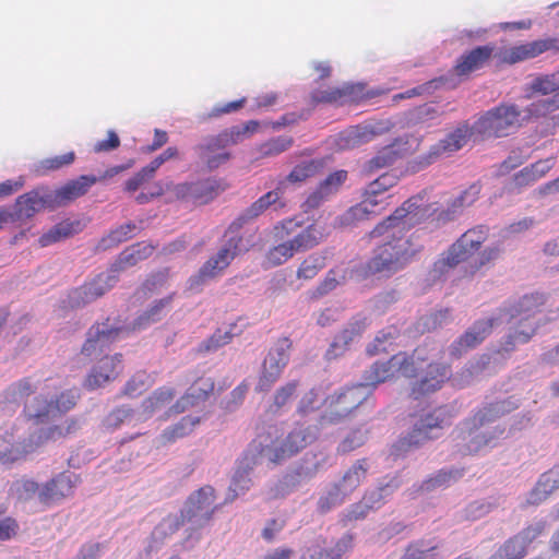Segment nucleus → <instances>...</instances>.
I'll return each instance as SVG.
<instances>
[{"label":"nucleus","mask_w":559,"mask_h":559,"mask_svg":"<svg viewBox=\"0 0 559 559\" xmlns=\"http://www.w3.org/2000/svg\"><path fill=\"white\" fill-rule=\"evenodd\" d=\"M427 345L419 346L413 353L399 352L386 361H376L364 372V386H377L385 381L414 378L424 362L428 360Z\"/></svg>","instance_id":"obj_1"},{"label":"nucleus","mask_w":559,"mask_h":559,"mask_svg":"<svg viewBox=\"0 0 559 559\" xmlns=\"http://www.w3.org/2000/svg\"><path fill=\"white\" fill-rule=\"evenodd\" d=\"M418 249L411 248V240L401 238L388 241L373 251L366 263V272L370 275L389 277L403 270L416 255Z\"/></svg>","instance_id":"obj_2"},{"label":"nucleus","mask_w":559,"mask_h":559,"mask_svg":"<svg viewBox=\"0 0 559 559\" xmlns=\"http://www.w3.org/2000/svg\"><path fill=\"white\" fill-rule=\"evenodd\" d=\"M225 240L218 250L212 254L199 269L198 273L190 277V288H198L205 282L212 281L227 270L237 255L241 252L242 237L239 230L225 233Z\"/></svg>","instance_id":"obj_3"},{"label":"nucleus","mask_w":559,"mask_h":559,"mask_svg":"<svg viewBox=\"0 0 559 559\" xmlns=\"http://www.w3.org/2000/svg\"><path fill=\"white\" fill-rule=\"evenodd\" d=\"M368 392L364 384L348 386L328 395L324 401V411L319 417V425L325 427L346 419L367 399Z\"/></svg>","instance_id":"obj_4"},{"label":"nucleus","mask_w":559,"mask_h":559,"mask_svg":"<svg viewBox=\"0 0 559 559\" xmlns=\"http://www.w3.org/2000/svg\"><path fill=\"white\" fill-rule=\"evenodd\" d=\"M487 239V229L478 226L465 231L433 263V270L440 274L448 272L462 262L467 261Z\"/></svg>","instance_id":"obj_5"},{"label":"nucleus","mask_w":559,"mask_h":559,"mask_svg":"<svg viewBox=\"0 0 559 559\" xmlns=\"http://www.w3.org/2000/svg\"><path fill=\"white\" fill-rule=\"evenodd\" d=\"M451 414L447 407H437L432 412L426 414L416 423L404 438H401L394 445L392 453L399 456L402 452H406L413 447H418L425 441L433 438L435 429H442L451 424Z\"/></svg>","instance_id":"obj_6"},{"label":"nucleus","mask_w":559,"mask_h":559,"mask_svg":"<svg viewBox=\"0 0 559 559\" xmlns=\"http://www.w3.org/2000/svg\"><path fill=\"white\" fill-rule=\"evenodd\" d=\"M278 428L273 426L270 427L265 437H260L263 438L260 442L262 445L261 453L273 463H278L297 454L312 440L308 429L302 427L294 428L283 441L272 439V436H276Z\"/></svg>","instance_id":"obj_7"},{"label":"nucleus","mask_w":559,"mask_h":559,"mask_svg":"<svg viewBox=\"0 0 559 559\" xmlns=\"http://www.w3.org/2000/svg\"><path fill=\"white\" fill-rule=\"evenodd\" d=\"M427 211V209L423 207V198L420 195L411 197L390 216L379 223L371 230L370 236L380 237L390 230H397V233L407 230L420 223Z\"/></svg>","instance_id":"obj_8"},{"label":"nucleus","mask_w":559,"mask_h":559,"mask_svg":"<svg viewBox=\"0 0 559 559\" xmlns=\"http://www.w3.org/2000/svg\"><path fill=\"white\" fill-rule=\"evenodd\" d=\"M292 345V341L284 336L269 349L261 365L255 385L257 392H267L278 381L288 365Z\"/></svg>","instance_id":"obj_9"},{"label":"nucleus","mask_w":559,"mask_h":559,"mask_svg":"<svg viewBox=\"0 0 559 559\" xmlns=\"http://www.w3.org/2000/svg\"><path fill=\"white\" fill-rule=\"evenodd\" d=\"M521 112L514 105H500L488 110L473 124L474 132L486 138H501L519 126Z\"/></svg>","instance_id":"obj_10"},{"label":"nucleus","mask_w":559,"mask_h":559,"mask_svg":"<svg viewBox=\"0 0 559 559\" xmlns=\"http://www.w3.org/2000/svg\"><path fill=\"white\" fill-rule=\"evenodd\" d=\"M238 135V130H223L216 135L206 136L194 151L210 170L216 169L230 159V153L225 148L237 144Z\"/></svg>","instance_id":"obj_11"},{"label":"nucleus","mask_w":559,"mask_h":559,"mask_svg":"<svg viewBox=\"0 0 559 559\" xmlns=\"http://www.w3.org/2000/svg\"><path fill=\"white\" fill-rule=\"evenodd\" d=\"M451 376L452 369L449 364L431 361L419 374H416L409 394L415 400L433 394L443 388Z\"/></svg>","instance_id":"obj_12"},{"label":"nucleus","mask_w":559,"mask_h":559,"mask_svg":"<svg viewBox=\"0 0 559 559\" xmlns=\"http://www.w3.org/2000/svg\"><path fill=\"white\" fill-rule=\"evenodd\" d=\"M45 209H57L56 199H53L52 189L39 186L16 199L12 214L14 221L31 218Z\"/></svg>","instance_id":"obj_13"},{"label":"nucleus","mask_w":559,"mask_h":559,"mask_svg":"<svg viewBox=\"0 0 559 559\" xmlns=\"http://www.w3.org/2000/svg\"><path fill=\"white\" fill-rule=\"evenodd\" d=\"M557 40L554 38L536 39L528 43L514 45L500 49L495 57L499 64H515L534 59L542 53L556 48Z\"/></svg>","instance_id":"obj_14"},{"label":"nucleus","mask_w":559,"mask_h":559,"mask_svg":"<svg viewBox=\"0 0 559 559\" xmlns=\"http://www.w3.org/2000/svg\"><path fill=\"white\" fill-rule=\"evenodd\" d=\"M284 194V181H278L277 187L254 201L243 213H241L228 227V231L233 233L234 229L240 230L245 224L252 221L263 214L272 205L275 209H284L286 202L283 200Z\"/></svg>","instance_id":"obj_15"},{"label":"nucleus","mask_w":559,"mask_h":559,"mask_svg":"<svg viewBox=\"0 0 559 559\" xmlns=\"http://www.w3.org/2000/svg\"><path fill=\"white\" fill-rule=\"evenodd\" d=\"M118 282V273L110 270L107 274L100 273L91 282L72 290L70 298L74 307L85 306L104 296Z\"/></svg>","instance_id":"obj_16"},{"label":"nucleus","mask_w":559,"mask_h":559,"mask_svg":"<svg viewBox=\"0 0 559 559\" xmlns=\"http://www.w3.org/2000/svg\"><path fill=\"white\" fill-rule=\"evenodd\" d=\"M124 332L126 329L122 326H111L109 320L92 325L87 332V338L82 346V354L91 357L103 353Z\"/></svg>","instance_id":"obj_17"},{"label":"nucleus","mask_w":559,"mask_h":559,"mask_svg":"<svg viewBox=\"0 0 559 559\" xmlns=\"http://www.w3.org/2000/svg\"><path fill=\"white\" fill-rule=\"evenodd\" d=\"M123 370L122 355L103 357L97 365L87 374L84 386L88 390H95L114 381Z\"/></svg>","instance_id":"obj_18"},{"label":"nucleus","mask_w":559,"mask_h":559,"mask_svg":"<svg viewBox=\"0 0 559 559\" xmlns=\"http://www.w3.org/2000/svg\"><path fill=\"white\" fill-rule=\"evenodd\" d=\"M215 388L214 380L210 377H200L188 389V391L178 399L169 408L170 414H181L187 409L204 402L213 393Z\"/></svg>","instance_id":"obj_19"},{"label":"nucleus","mask_w":559,"mask_h":559,"mask_svg":"<svg viewBox=\"0 0 559 559\" xmlns=\"http://www.w3.org/2000/svg\"><path fill=\"white\" fill-rule=\"evenodd\" d=\"M493 319L476 321L463 335L454 341L450 346V354L453 357H460L479 345L491 332Z\"/></svg>","instance_id":"obj_20"},{"label":"nucleus","mask_w":559,"mask_h":559,"mask_svg":"<svg viewBox=\"0 0 559 559\" xmlns=\"http://www.w3.org/2000/svg\"><path fill=\"white\" fill-rule=\"evenodd\" d=\"M495 52V46L491 44L477 46L456 60L453 68L454 74L462 78L483 69L491 59Z\"/></svg>","instance_id":"obj_21"},{"label":"nucleus","mask_w":559,"mask_h":559,"mask_svg":"<svg viewBox=\"0 0 559 559\" xmlns=\"http://www.w3.org/2000/svg\"><path fill=\"white\" fill-rule=\"evenodd\" d=\"M515 408H518V405L511 401V399L486 404L477 409L472 417L466 419V427L469 430L480 429L485 425L493 423Z\"/></svg>","instance_id":"obj_22"},{"label":"nucleus","mask_w":559,"mask_h":559,"mask_svg":"<svg viewBox=\"0 0 559 559\" xmlns=\"http://www.w3.org/2000/svg\"><path fill=\"white\" fill-rule=\"evenodd\" d=\"M353 547L352 535H343L334 544L328 545L325 539H317L309 546L301 559H343Z\"/></svg>","instance_id":"obj_23"},{"label":"nucleus","mask_w":559,"mask_h":559,"mask_svg":"<svg viewBox=\"0 0 559 559\" xmlns=\"http://www.w3.org/2000/svg\"><path fill=\"white\" fill-rule=\"evenodd\" d=\"M473 127L463 123L445 135L444 139L432 145L429 150V157L438 158L452 153L465 146L473 134Z\"/></svg>","instance_id":"obj_24"},{"label":"nucleus","mask_w":559,"mask_h":559,"mask_svg":"<svg viewBox=\"0 0 559 559\" xmlns=\"http://www.w3.org/2000/svg\"><path fill=\"white\" fill-rule=\"evenodd\" d=\"M74 489V480L69 473H60L40 489L38 499L41 503L50 504L71 496Z\"/></svg>","instance_id":"obj_25"},{"label":"nucleus","mask_w":559,"mask_h":559,"mask_svg":"<svg viewBox=\"0 0 559 559\" xmlns=\"http://www.w3.org/2000/svg\"><path fill=\"white\" fill-rule=\"evenodd\" d=\"M98 181L93 175H82L76 179L68 181L59 189L52 190L57 207L68 204L71 201L84 195Z\"/></svg>","instance_id":"obj_26"},{"label":"nucleus","mask_w":559,"mask_h":559,"mask_svg":"<svg viewBox=\"0 0 559 559\" xmlns=\"http://www.w3.org/2000/svg\"><path fill=\"white\" fill-rule=\"evenodd\" d=\"M504 432L503 428L496 427L491 432H483L479 429L469 430L464 420L460 428L459 437L465 442V453L473 454L479 452L485 447L493 444V440Z\"/></svg>","instance_id":"obj_27"},{"label":"nucleus","mask_w":559,"mask_h":559,"mask_svg":"<svg viewBox=\"0 0 559 559\" xmlns=\"http://www.w3.org/2000/svg\"><path fill=\"white\" fill-rule=\"evenodd\" d=\"M214 501V489L211 486L200 488L188 498L186 504L187 516L189 519L204 516L209 520L213 512Z\"/></svg>","instance_id":"obj_28"},{"label":"nucleus","mask_w":559,"mask_h":559,"mask_svg":"<svg viewBox=\"0 0 559 559\" xmlns=\"http://www.w3.org/2000/svg\"><path fill=\"white\" fill-rule=\"evenodd\" d=\"M28 454L26 443L14 442V426L11 425L0 433V464L11 465L23 460Z\"/></svg>","instance_id":"obj_29"},{"label":"nucleus","mask_w":559,"mask_h":559,"mask_svg":"<svg viewBox=\"0 0 559 559\" xmlns=\"http://www.w3.org/2000/svg\"><path fill=\"white\" fill-rule=\"evenodd\" d=\"M155 247L150 243L139 242L127 249H124L111 264L110 271L112 273H119L127 267L134 266L140 261H143L151 257L154 252Z\"/></svg>","instance_id":"obj_30"},{"label":"nucleus","mask_w":559,"mask_h":559,"mask_svg":"<svg viewBox=\"0 0 559 559\" xmlns=\"http://www.w3.org/2000/svg\"><path fill=\"white\" fill-rule=\"evenodd\" d=\"M299 386V380H290L280 385L272 395L266 413L275 416L288 411L297 395Z\"/></svg>","instance_id":"obj_31"},{"label":"nucleus","mask_w":559,"mask_h":559,"mask_svg":"<svg viewBox=\"0 0 559 559\" xmlns=\"http://www.w3.org/2000/svg\"><path fill=\"white\" fill-rule=\"evenodd\" d=\"M326 237L325 228L318 223H312L297 233L289 243L295 252H305L321 243Z\"/></svg>","instance_id":"obj_32"},{"label":"nucleus","mask_w":559,"mask_h":559,"mask_svg":"<svg viewBox=\"0 0 559 559\" xmlns=\"http://www.w3.org/2000/svg\"><path fill=\"white\" fill-rule=\"evenodd\" d=\"M326 237L325 228L318 223H312L297 233L289 243L295 252H305L321 243Z\"/></svg>","instance_id":"obj_33"},{"label":"nucleus","mask_w":559,"mask_h":559,"mask_svg":"<svg viewBox=\"0 0 559 559\" xmlns=\"http://www.w3.org/2000/svg\"><path fill=\"white\" fill-rule=\"evenodd\" d=\"M555 163L554 157H548L524 167L513 176L514 185L519 188L533 185L545 177L554 168Z\"/></svg>","instance_id":"obj_34"},{"label":"nucleus","mask_w":559,"mask_h":559,"mask_svg":"<svg viewBox=\"0 0 559 559\" xmlns=\"http://www.w3.org/2000/svg\"><path fill=\"white\" fill-rule=\"evenodd\" d=\"M200 424V417L187 415L178 423L165 428L158 437L160 445L175 443L177 440L189 436L197 425Z\"/></svg>","instance_id":"obj_35"},{"label":"nucleus","mask_w":559,"mask_h":559,"mask_svg":"<svg viewBox=\"0 0 559 559\" xmlns=\"http://www.w3.org/2000/svg\"><path fill=\"white\" fill-rule=\"evenodd\" d=\"M546 304V296L540 293H532L524 295L515 305L510 309L512 318H520L521 320L528 321L531 317L542 310Z\"/></svg>","instance_id":"obj_36"},{"label":"nucleus","mask_w":559,"mask_h":559,"mask_svg":"<svg viewBox=\"0 0 559 559\" xmlns=\"http://www.w3.org/2000/svg\"><path fill=\"white\" fill-rule=\"evenodd\" d=\"M368 464L366 459L357 460L343 475L336 484L349 497L366 478Z\"/></svg>","instance_id":"obj_37"},{"label":"nucleus","mask_w":559,"mask_h":559,"mask_svg":"<svg viewBox=\"0 0 559 559\" xmlns=\"http://www.w3.org/2000/svg\"><path fill=\"white\" fill-rule=\"evenodd\" d=\"M22 413L27 420H32L35 424L44 423L52 414L51 401L43 394L34 396L28 402H25Z\"/></svg>","instance_id":"obj_38"},{"label":"nucleus","mask_w":559,"mask_h":559,"mask_svg":"<svg viewBox=\"0 0 559 559\" xmlns=\"http://www.w3.org/2000/svg\"><path fill=\"white\" fill-rule=\"evenodd\" d=\"M224 190V183L213 178L192 182V202L198 204L209 203Z\"/></svg>","instance_id":"obj_39"},{"label":"nucleus","mask_w":559,"mask_h":559,"mask_svg":"<svg viewBox=\"0 0 559 559\" xmlns=\"http://www.w3.org/2000/svg\"><path fill=\"white\" fill-rule=\"evenodd\" d=\"M478 193L479 189L473 186L457 197L448 209L439 212L435 211L437 222L447 223L454 219L459 210L465 205H471L477 199Z\"/></svg>","instance_id":"obj_40"},{"label":"nucleus","mask_w":559,"mask_h":559,"mask_svg":"<svg viewBox=\"0 0 559 559\" xmlns=\"http://www.w3.org/2000/svg\"><path fill=\"white\" fill-rule=\"evenodd\" d=\"M36 391V382L31 377H24L8 386L5 399L11 403L25 404Z\"/></svg>","instance_id":"obj_41"},{"label":"nucleus","mask_w":559,"mask_h":559,"mask_svg":"<svg viewBox=\"0 0 559 559\" xmlns=\"http://www.w3.org/2000/svg\"><path fill=\"white\" fill-rule=\"evenodd\" d=\"M176 391L169 386L156 389L150 396L143 400L142 408L145 416H152L155 412L167 406L175 397Z\"/></svg>","instance_id":"obj_42"},{"label":"nucleus","mask_w":559,"mask_h":559,"mask_svg":"<svg viewBox=\"0 0 559 559\" xmlns=\"http://www.w3.org/2000/svg\"><path fill=\"white\" fill-rule=\"evenodd\" d=\"M368 326V319L366 316L356 314L347 323V325L336 335L333 347L342 345L347 346L356 337L360 336Z\"/></svg>","instance_id":"obj_43"},{"label":"nucleus","mask_w":559,"mask_h":559,"mask_svg":"<svg viewBox=\"0 0 559 559\" xmlns=\"http://www.w3.org/2000/svg\"><path fill=\"white\" fill-rule=\"evenodd\" d=\"M324 167L323 159H311L302 162L296 165L292 171L286 176L284 185L286 182L300 183L306 181L308 178L316 176Z\"/></svg>","instance_id":"obj_44"},{"label":"nucleus","mask_w":559,"mask_h":559,"mask_svg":"<svg viewBox=\"0 0 559 559\" xmlns=\"http://www.w3.org/2000/svg\"><path fill=\"white\" fill-rule=\"evenodd\" d=\"M326 265L325 257L312 253L306 257L296 270V278L302 282L313 280Z\"/></svg>","instance_id":"obj_45"},{"label":"nucleus","mask_w":559,"mask_h":559,"mask_svg":"<svg viewBox=\"0 0 559 559\" xmlns=\"http://www.w3.org/2000/svg\"><path fill=\"white\" fill-rule=\"evenodd\" d=\"M75 157V153L70 151L62 155L44 158L34 166V173L36 176H46L51 171L72 165Z\"/></svg>","instance_id":"obj_46"},{"label":"nucleus","mask_w":559,"mask_h":559,"mask_svg":"<svg viewBox=\"0 0 559 559\" xmlns=\"http://www.w3.org/2000/svg\"><path fill=\"white\" fill-rule=\"evenodd\" d=\"M348 496L342 490V487L334 483L324 493H322L317 502V511L320 514H326L333 508L345 502Z\"/></svg>","instance_id":"obj_47"},{"label":"nucleus","mask_w":559,"mask_h":559,"mask_svg":"<svg viewBox=\"0 0 559 559\" xmlns=\"http://www.w3.org/2000/svg\"><path fill=\"white\" fill-rule=\"evenodd\" d=\"M552 473H545L540 476L535 487L531 490L527 503L539 504L558 487V480L552 477Z\"/></svg>","instance_id":"obj_48"},{"label":"nucleus","mask_w":559,"mask_h":559,"mask_svg":"<svg viewBox=\"0 0 559 559\" xmlns=\"http://www.w3.org/2000/svg\"><path fill=\"white\" fill-rule=\"evenodd\" d=\"M527 552V544L520 535L508 539L490 559H522Z\"/></svg>","instance_id":"obj_49"},{"label":"nucleus","mask_w":559,"mask_h":559,"mask_svg":"<svg viewBox=\"0 0 559 559\" xmlns=\"http://www.w3.org/2000/svg\"><path fill=\"white\" fill-rule=\"evenodd\" d=\"M173 298L174 295H169L155 301L147 310L138 317L134 326L140 329L159 321L165 314V309L170 306Z\"/></svg>","instance_id":"obj_50"},{"label":"nucleus","mask_w":559,"mask_h":559,"mask_svg":"<svg viewBox=\"0 0 559 559\" xmlns=\"http://www.w3.org/2000/svg\"><path fill=\"white\" fill-rule=\"evenodd\" d=\"M294 144V139L288 135H280L272 138L266 142L260 144L257 148L260 157H272L282 154L290 148Z\"/></svg>","instance_id":"obj_51"},{"label":"nucleus","mask_w":559,"mask_h":559,"mask_svg":"<svg viewBox=\"0 0 559 559\" xmlns=\"http://www.w3.org/2000/svg\"><path fill=\"white\" fill-rule=\"evenodd\" d=\"M342 88L343 104H358L379 95L378 92L367 90L366 84L362 83H346L342 85Z\"/></svg>","instance_id":"obj_52"},{"label":"nucleus","mask_w":559,"mask_h":559,"mask_svg":"<svg viewBox=\"0 0 559 559\" xmlns=\"http://www.w3.org/2000/svg\"><path fill=\"white\" fill-rule=\"evenodd\" d=\"M75 231L74 223L71 222H61L50 228L47 233L43 234L39 239L40 247H48L52 243H56L62 239L68 238Z\"/></svg>","instance_id":"obj_53"},{"label":"nucleus","mask_w":559,"mask_h":559,"mask_svg":"<svg viewBox=\"0 0 559 559\" xmlns=\"http://www.w3.org/2000/svg\"><path fill=\"white\" fill-rule=\"evenodd\" d=\"M295 250L289 241H283L269 249L265 254V263L269 267L284 264L295 255Z\"/></svg>","instance_id":"obj_54"},{"label":"nucleus","mask_w":559,"mask_h":559,"mask_svg":"<svg viewBox=\"0 0 559 559\" xmlns=\"http://www.w3.org/2000/svg\"><path fill=\"white\" fill-rule=\"evenodd\" d=\"M373 132L367 128L355 127L343 133L338 139L342 148H352L371 140Z\"/></svg>","instance_id":"obj_55"},{"label":"nucleus","mask_w":559,"mask_h":559,"mask_svg":"<svg viewBox=\"0 0 559 559\" xmlns=\"http://www.w3.org/2000/svg\"><path fill=\"white\" fill-rule=\"evenodd\" d=\"M148 376L145 371L135 372L126 382L124 386L119 393V397L134 399L140 396L148 388Z\"/></svg>","instance_id":"obj_56"},{"label":"nucleus","mask_w":559,"mask_h":559,"mask_svg":"<svg viewBox=\"0 0 559 559\" xmlns=\"http://www.w3.org/2000/svg\"><path fill=\"white\" fill-rule=\"evenodd\" d=\"M536 323L528 322L524 325V329H516L513 333L509 334L506 342L501 345L500 352H511L514 348L515 343H527L536 332Z\"/></svg>","instance_id":"obj_57"},{"label":"nucleus","mask_w":559,"mask_h":559,"mask_svg":"<svg viewBox=\"0 0 559 559\" xmlns=\"http://www.w3.org/2000/svg\"><path fill=\"white\" fill-rule=\"evenodd\" d=\"M533 93L549 95L559 93V73L546 74L535 78L530 85Z\"/></svg>","instance_id":"obj_58"},{"label":"nucleus","mask_w":559,"mask_h":559,"mask_svg":"<svg viewBox=\"0 0 559 559\" xmlns=\"http://www.w3.org/2000/svg\"><path fill=\"white\" fill-rule=\"evenodd\" d=\"M371 215L372 214L365 206V204L359 202L340 215L336 222L341 227H349L356 225L358 222L368 219Z\"/></svg>","instance_id":"obj_59"},{"label":"nucleus","mask_w":559,"mask_h":559,"mask_svg":"<svg viewBox=\"0 0 559 559\" xmlns=\"http://www.w3.org/2000/svg\"><path fill=\"white\" fill-rule=\"evenodd\" d=\"M399 158V153L393 146L382 147L376 156L368 160L366 169L368 173L393 165Z\"/></svg>","instance_id":"obj_60"},{"label":"nucleus","mask_w":559,"mask_h":559,"mask_svg":"<svg viewBox=\"0 0 559 559\" xmlns=\"http://www.w3.org/2000/svg\"><path fill=\"white\" fill-rule=\"evenodd\" d=\"M320 392L317 388H311L307 392H305L301 397L299 399L297 406H296V413L297 415L305 417L316 411L320 407Z\"/></svg>","instance_id":"obj_61"},{"label":"nucleus","mask_w":559,"mask_h":559,"mask_svg":"<svg viewBox=\"0 0 559 559\" xmlns=\"http://www.w3.org/2000/svg\"><path fill=\"white\" fill-rule=\"evenodd\" d=\"M234 334L231 331L216 330L207 340L203 341L198 348L199 353L215 352L219 347L231 342Z\"/></svg>","instance_id":"obj_62"},{"label":"nucleus","mask_w":559,"mask_h":559,"mask_svg":"<svg viewBox=\"0 0 559 559\" xmlns=\"http://www.w3.org/2000/svg\"><path fill=\"white\" fill-rule=\"evenodd\" d=\"M136 226L133 223H128L121 225L120 227L111 230L106 237L100 240L99 246L103 249H107L108 247L116 246L120 242L127 241L131 234L135 230Z\"/></svg>","instance_id":"obj_63"},{"label":"nucleus","mask_w":559,"mask_h":559,"mask_svg":"<svg viewBox=\"0 0 559 559\" xmlns=\"http://www.w3.org/2000/svg\"><path fill=\"white\" fill-rule=\"evenodd\" d=\"M559 109V93L550 98L539 99L527 107V112L532 117H545Z\"/></svg>","instance_id":"obj_64"}]
</instances>
